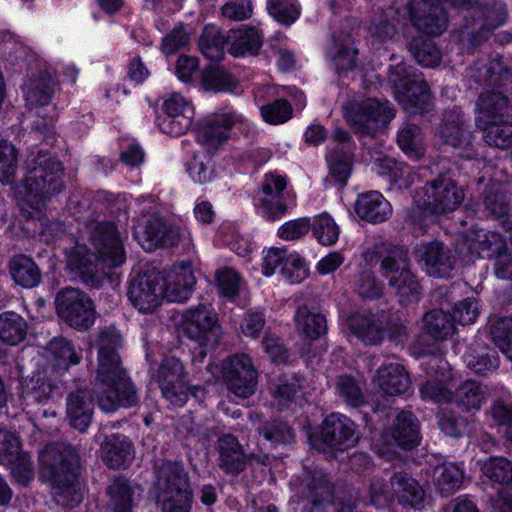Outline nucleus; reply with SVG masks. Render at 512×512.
<instances>
[{
	"label": "nucleus",
	"instance_id": "1",
	"mask_svg": "<svg viewBox=\"0 0 512 512\" xmlns=\"http://www.w3.org/2000/svg\"><path fill=\"white\" fill-rule=\"evenodd\" d=\"M85 234L94 253L88 254L87 247L79 243L66 253L67 267L76 277L86 282L98 266L115 268L125 262L123 239L113 223L93 222L86 227Z\"/></svg>",
	"mask_w": 512,
	"mask_h": 512
},
{
	"label": "nucleus",
	"instance_id": "2",
	"mask_svg": "<svg viewBox=\"0 0 512 512\" xmlns=\"http://www.w3.org/2000/svg\"><path fill=\"white\" fill-rule=\"evenodd\" d=\"M120 340V335L114 328H107L99 334V364L96 377L99 389L98 404L106 413L137 403L135 389L126 378L115 351Z\"/></svg>",
	"mask_w": 512,
	"mask_h": 512
},
{
	"label": "nucleus",
	"instance_id": "3",
	"mask_svg": "<svg viewBox=\"0 0 512 512\" xmlns=\"http://www.w3.org/2000/svg\"><path fill=\"white\" fill-rule=\"evenodd\" d=\"M41 476L53 485V497L57 504L73 507L82 500L77 487L79 457L76 451L66 444L47 445L39 456Z\"/></svg>",
	"mask_w": 512,
	"mask_h": 512
},
{
	"label": "nucleus",
	"instance_id": "4",
	"mask_svg": "<svg viewBox=\"0 0 512 512\" xmlns=\"http://www.w3.org/2000/svg\"><path fill=\"white\" fill-rule=\"evenodd\" d=\"M26 166V178L17 188V200L21 209L32 216L29 207L40 210L46 199L63 188V167L58 160L41 150L30 152Z\"/></svg>",
	"mask_w": 512,
	"mask_h": 512
},
{
	"label": "nucleus",
	"instance_id": "5",
	"mask_svg": "<svg viewBox=\"0 0 512 512\" xmlns=\"http://www.w3.org/2000/svg\"><path fill=\"white\" fill-rule=\"evenodd\" d=\"M388 83L395 99L407 112L415 114L429 107L428 85L412 67L403 62L392 65L388 71Z\"/></svg>",
	"mask_w": 512,
	"mask_h": 512
},
{
	"label": "nucleus",
	"instance_id": "6",
	"mask_svg": "<svg viewBox=\"0 0 512 512\" xmlns=\"http://www.w3.org/2000/svg\"><path fill=\"white\" fill-rule=\"evenodd\" d=\"M157 504L162 512H189L192 493L188 476L177 464L162 465L156 483Z\"/></svg>",
	"mask_w": 512,
	"mask_h": 512
},
{
	"label": "nucleus",
	"instance_id": "7",
	"mask_svg": "<svg viewBox=\"0 0 512 512\" xmlns=\"http://www.w3.org/2000/svg\"><path fill=\"white\" fill-rule=\"evenodd\" d=\"M345 117L361 136H375L395 117L387 101L368 98L346 107Z\"/></svg>",
	"mask_w": 512,
	"mask_h": 512
},
{
	"label": "nucleus",
	"instance_id": "8",
	"mask_svg": "<svg viewBox=\"0 0 512 512\" xmlns=\"http://www.w3.org/2000/svg\"><path fill=\"white\" fill-rule=\"evenodd\" d=\"M140 245L148 251L159 246H175L182 244L186 248L192 246L191 233L183 223L167 222L159 217H151L142 231L136 232Z\"/></svg>",
	"mask_w": 512,
	"mask_h": 512
},
{
	"label": "nucleus",
	"instance_id": "9",
	"mask_svg": "<svg viewBox=\"0 0 512 512\" xmlns=\"http://www.w3.org/2000/svg\"><path fill=\"white\" fill-rule=\"evenodd\" d=\"M381 266L401 304H408L417 299L419 283L410 271L407 253L404 250H393L383 259Z\"/></svg>",
	"mask_w": 512,
	"mask_h": 512
},
{
	"label": "nucleus",
	"instance_id": "10",
	"mask_svg": "<svg viewBox=\"0 0 512 512\" xmlns=\"http://www.w3.org/2000/svg\"><path fill=\"white\" fill-rule=\"evenodd\" d=\"M55 305L57 314L75 329H88L94 322L95 311L92 300L78 289L65 288L59 291Z\"/></svg>",
	"mask_w": 512,
	"mask_h": 512
},
{
	"label": "nucleus",
	"instance_id": "11",
	"mask_svg": "<svg viewBox=\"0 0 512 512\" xmlns=\"http://www.w3.org/2000/svg\"><path fill=\"white\" fill-rule=\"evenodd\" d=\"M186 372L183 363L175 357L162 360L152 378L158 384L162 396L173 406L181 407L188 400Z\"/></svg>",
	"mask_w": 512,
	"mask_h": 512
},
{
	"label": "nucleus",
	"instance_id": "12",
	"mask_svg": "<svg viewBox=\"0 0 512 512\" xmlns=\"http://www.w3.org/2000/svg\"><path fill=\"white\" fill-rule=\"evenodd\" d=\"M222 379L236 398H248L256 390L257 373L250 357L244 354L234 355L223 363Z\"/></svg>",
	"mask_w": 512,
	"mask_h": 512
},
{
	"label": "nucleus",
	"instance_id": "13",
	"mask_svg": "<svg viewBox=\"0 0 512 512\" xmlns=\"http://www.w3.org/2000/svg\"><path fill=\"white\" fill-rule=\"evenodd\" d=\"M286 177L276 172L267 173L256 196L257 213L267 220H276L288 212L285 204Z\"/></svg>",
	"mask_w": 512,
	"mask_h": 512
},
{
	"label": "nucleus",
	"instance_id": "14",
	"mask_svg": "<svg viewBox=\"0 0 512 512\" xmlns=\"http://www.w3.org/2000/svg\"><path fill=\"white\" fill-rule=\"evenodd\" d=\"M232 128L249 132L252 124L244 115L236 111L214 114L203 123L198 132V140L207 148H216L228 139Z\"/></svg>",
	"mask_w": 512,
	"mask_h": 512
},
{
	"label": "nucleus",
	"instance_id": "15",
	"mask_svg": "<svg viewBox=\"0 0 512 512\" xmlns=\"http://www.w3.org/2000/svg\"><path fill=\"white\" fill-rule=\"evenodd\" d=\"M185 334L201 346L212 347L217 344L220 328L213 310L206 305L188 309L182 322Z\"/></svg>",
	"mask_w": 512,
	"mask_h": 512
},
{
	"label": "nucleus",
	"instance_id": "16",
	"mask_svg": "<svg viewBox=\"0 0 512 512\" xmlns=\"http://www.w3.org/2000/svg\"><path fill=\"white\" fill-rule=\"evenodd\" d=\"M464 194L450 179H440L427 184L417 202L435 214L454 211L462 202Z\"/></svg>",
	"mask_w": 512,
	"mask_h": 512
},
{
	"label": "nucleus",
	"instance_id": "17",
	"mask_svg": "<svg viewBox=\"0 0 512 512\" xmlns=\"http://www.w3.org/2000/svg\"><path fill=\"white\" fill-rule=\"evenodd\" d=\"M162 110L165 114L160 119V130L171 136H180L188 131L194 118V106L180 93H170L164 98Z\"/></svg>",
	"mask_w": 512,
	"mask_h": 512
},
{
	"label": "nucleus",
	"instance_id": "18",
	"mask_svg": "<svg viewBox=\"0 0 512 512\" xmlns=\"http://www.w3.org/2000/svg\"><path fill=\"white\" fill-rule=\"evenodd\" d=\"M128 298L140 313L156 310L164 298L161 275L143 274L133 279L129 286Z\"/></svg>",
	"mask_w": 512,
	"mask_h": 512
},
{
	"label": "nucleus",
	"instance_id": "19",
	"mask_svg": "<svg viewBox=\"0 0 512 512\" xmlns=\"http://www.w3.org/2000/svg\"><path fill=\"white\" fill-rule=\"evenodd\" d=\"M504 248L505 242L499 233L475 227L465 232L457 245V251L462 257L493 258Z\"/></svg>",
	"mask_w": 512,
	"mask_h": 512
},
{
	"label": "nucleus",
	"instance_id": "20",
	"mask_svg": "<svg viewBox=\"0 0 512 512\" xmlns=\"http://www.w3.org/2000/svg\"><path fill=\"white\" fill-rule=\"evenodd\" d=\"M408 14L413 25L424 33L440 35L447 28V17L439 0H410Z\"/></svg>",
	"mask_w": 512,
	"mask_h": 512
},
{
	"label": "nucleus",
	"instance_id": "21",
	"mask_svg": "<svg viewBox=\"0 0 512 512\" xmlns=\"http://www.w3.org/2000/svg\"><path fill=\"white\" fill-rule=\"evenodd\" d=\"M0 463L10 466L13 475L23 484L32 477L30 458L21 451L19 438L3 429H0Z\"/></svg>",
	"mask_w": 512,
	"mask_h": 512
},
{
	"label": "nucleus",
	"instance_id": "22",
	"mask_svg": "<svg viewBox=\"0 0 512 512\" xmlns=\"http://www.w3.org/2000/svg\"><path fill=\"white\" fill-rule=\"evenodd\" d=\"M164 297L170 302L187 300L195 285L196 279L191 264L180 263L161 276Z\"/></svg>",
	"mask_w": 512,
	"mask_h": 512
},
{
	"label": "nucleus",
	"instance_id": "23",
	"mask_svg": "<svg viewBox=\"0 0 512 512\" xmlns=\"http://www.w3.org/2000/svg\"><path fill=\"white\" fill-rule=\"evenodd\" d=\"M473 15H477L481 20L479 30L476 33L464 32L461 38L463 48L470 50L486 40L492 30L499 27L505 22L506 9L502 3L496 2L492 7L485 11L481 8H475Z\"/></svg>",
	"mask_w": 512,
	"mask_h": 512
},
{
	"label": "nucleus",
	"instance_id": "24",
	"mask_svg": "<svg viewBox=\"0 0 512 512\" xmlns=\"http://www.w3.org/2000/svg\"><path fill=\"white\" fill-rule=\"evenodd\" d=\"M220 467L228 473H238L246 467V464L252 459L265 464L268 456L266 454L256 455L251 453L246 456L238 443L237 439L230 435H224L218 441Z\"/></svg>",
	"mask_w": 512,
	"mask_h": 512
},
{
	"label": "nucleus",
	"instance_id": "25",
	"mask_svg": "<svg viewBox=\"0 0 512 512\" xmlns=\"http://www.w3.org/2000/svg\"><path fill=\"white\" fill-rule=\"evenodd\" d=\"M321 438L330 447L345 450L357 442L353 422L342 415H331L324 421Z\"/></svg>",
	"mask_w": 512,
	"mask_h": 512
},
{
	"label": "nucleus",
	"instance_id": "26",
	"mask_svg": "<svg viewBox=\"0 0 512 512\" xmlns=\"http://www.w3.org/2000/svg\"><path fill=\"white\" fill-rule=\"evenodd\" d=\"M438 134L454 148H466L471 142V132L461 110L454 107L443 114Z\"/></svg>",
	"mask_w": 512,
	"mask_h": 512
},
{
	"label": "nucleus",
	"instance_id": "27",
	"mask_svg": "<svg viewBox=\"0 0 512 512\" xmlns=\"http://www.w3.org/2000/svg\"><path fill=\"white\" fill-rule=\"evenodd\" d=\"M93 411V398L88 390L77 389L68 394L66 415L73 428L80 432L86 431L91 423Z\"/></svg>",
	"mask_w": 512,
	"mask_h": 512
},
{
	"label": "nucleus",
	"instance_id": "28",
	"mask_svg": "<svg viewBox=\"0 0 512 512\" xmlns=\"http://www.w3.org/2000/svg\"><path fill=\"white\" fill-rule=\"evenodd\" d=\"M373 382L381 392L388 396H398L405 393L410 385L408 374L398 363L381 365L373 378Z\"/></svg>",
	"mask_w": 512,
	"mask_h": 512
},
{
	"label": "nucleus",
	"instance_id": "29",
	"mask_svg": "<svg viewBox=\"0 0 512 512\" xmlns=\"http://www.w3.org/2000/svg\"><path fill=\"white\" fill-rule=\"evenodd\" d=\"M55 81L49 72L32 75L23 85L26 105L30 109L44 107L51 102L54 95Z\"/></svg>",
	"mask_w": 512,
	"mask_h": 512
},
{
	"label": "nucleus",
	"instance_id": "30",
	"mask_svg": "<svg viewBox=\"0 0 512 512\" xmlns=\"http://www.w3.org/2000/svg\"><path fill=\"white\" fill-rule=\"evenodd\" d=\"M393 496L403 506L419 508L425 500V490L419 482L405 472L395 473L390 480Z\"/></svg>",
	"mask_w": 512,
	"mask_h": 512
},
{
	"label": "nucleus",
	"instance_id": "31",
	"mask_svg": "<svg viewBox=\"0 0 512 512\" xmlns=\"http://www.w3.org/2000/svg\"><path fill=\"white\" fill-rule=\"evenodd\" d=\"M476 125L508 117L509 100L501 91L483 92L477 101Z\"/></svg>",
	"mask_w": 512,
	"mask_h": 512
},
{
	"label": "nucleus",
	"instance_id": "32",
	"mask_svg": "<svg viewBox=\"0 0 512 512\" xmlns=\"http://www.w3.org/2000/svg\"><path fill=\"white\" fill-rule=\"evenodd\" d=\"M426 272L431 276L446 277L453 268L449 251L439 242L421 245L417 250Z\"/></svg>",
	"mask_w": 512,
	"mask_h": 512
},
{
	"label": "nucleus",
	"instance_id": "33",
	"mask_svg": "<svg viewBox=\"0 0 512 512\" xmlns=\"http://www.w3.org/2000/svg\"><path fill=\"white\" fill-rule=\"evenodd\" d=\"M356 214L366 221L377 223L387 220L391 213L390 203L377 191L362 193L355 202Z\"/></svg>",
	"mask_w": 512,
	"mask_h": 512
},
{
	"label": "nucleus",
	"instance_id": "34",
	"mask_svg": "<svg viewBox=\"0 0 512 512\" xmlns=\"http://www.w3.org/2000/svg\"><path fill=\"white\" fill-rule=\"evenodd\" d=\"M104 462L111 468H125L133 459V450L130 441L120 435L107 437L102 446Z\"/></svg>",
	"mask_w": 512,
	"mask_h": 512
},
{
	"label": "nucleus",
	"instance_id": "35",
	"mask_svg": "<svg viewBox=\"0 0 512 512\" xmlns=\"http://www.w3.org/2000/svg\"><path fill=\"white\" fill-rule=\"evenodd\" d=\"M294 323L297 333L310 340H315L326 333L327 324L325 317L307 306L297 309L294 316Z\"/></svg>",
	"mask_w": 512,
	"mask_h": 512
},
{
	"label": "nucleus",
	"instance_id": "36",
	"mask_svg": "<svg viewBox=\"0 0 512 512\" xmlns=\"http://www.w3.org/2000/svg\"><path fill=\"white\" fill-rule=\"evenodd\" d=\"M9 272L14 282L24 288H33L41 282V272L31 257L14 256L9 262Z\"/></svg>",
	"mask_w": 512,
	"mask_h": 512
},
{
	"label": "nucleus",
	"instance_id": "37",
	"mask_svg": "<svg viewBox=\"0 0 512 512\" xmlns=\"http://www.w3.org/2000/svg\"><path fill=\"white\" fill-rule=\"evenodd\" d=\"M350 331L365 344H378L383 332L373 314L355 313L347 319Z\"/></svg>",
	"mask_w": 512,
	"mask_h": 512
},
{
	"label": "nucleus",
	"instance_id": "38",
	"mask_svg": "<svg viewBox=\"0 0 512 512\" xmlns=\"http://www.w3.org/2000/svg\"><path fill=\"white\" fill-rule=\"evenodd\" d=\"M228 51L234 56L254 54L261 47V38L254 28L231 30L226 37Z\"/></svg>",
	"mask_w": 512,
	"mask_h": 512
},
{
	"label": "nucleus",
	"instance_id": "39",
	"mask_svg": "<svg viewBox=\"0 0 512 512\" xmlns=\"http://www.w3.org/2000/svg\"><path fill=\"white\" fill-rule=\"evenodd\" d=\"M45 355L53 367L58 370H67L71 365L80 361V356L72 344L64 338H54L46 347Z\"/></svg>",
	"mask_w": 512,
	"mask_h": 512
},
{
	"label": "nucleus",
	"instance_id": "40",
	"mask_svg": "<svg viewBox=\"0 0 512 512\" xmlns=\"http://www.w3.org/2000/svg\"><path fill=\"white\" fill-rule=\"evenodd\" d=\"M463 477V470L458 465L444 463L434 469L433 483L441 495L449 496L460 488Z\"/></svg>",
	"mask_w": 512,
	"mask_h": 512
},
{
	"label": "nucleus",
	"instance_id": "41",
	"mask_svg": "<svg viewBox=\"0 0 512 512\" xmlns=\"http://www.w3.org/2000/svg\"><path fill=\"white\" fill-rule=\"evenodd\" d=\"M133 490L125 479H115L107 489V512H131L133 507Z\"/></svg>",
	"mask_w": 512,
	"mask_h": 512
},
{
	"label": "nucleus",
	"instance_id": "42",
	"mask_svg": "<svg viewBox=\"0 0 512 512\" xmlns=\"http://www.w3.org/2000/svg\"><path fill=\"white\" fill-rule=\"evenodd\" d=\"M477 126L483 131V139L489 146L500 149L512 146V122L508 118Z\"/></svg>",
	"mask_w": 512,
	"mask_h": 512
},
{
	"label": "nucleus",
	"instance_id": "43",
	"mask_svg": "<svg viewBox=\"0 0 512 512\" xmlns=\"http://www.w3.org/2000/svg\"><path fill=\"white\" fill-rule=\"evenodd\" d=\"M393 438L404 449H411L419 443L418 424L410 412L403 411L398 414Z\"/></svg>",
	"mask_w": 512,
	"mask_h": 512
},
{
	"label": "nucleus",
	"instance_id": "44",
	"mask_svg": "<svg viewBox=\"0 0 512 512\" xmlns=\"http://www.w3.org/2000/svg\"><path fill=\"white\" fill-rule=\"evenodd\" d=\"M397 143L399 148L411 159H419L425 153L422 131L414 124H405L400 128Z\"/></svg>",
	"mask_w": 512,
	"mask_h": 512
},
{
	"label": "nucleus",
	"instance_id": "45",
	"mask_svg": "<svg viewBox=\"0 0 512 512\" xmlns=\"http://www.w3.org/2000/svg\"><path fill=\"white\" fill-rule=\"evenodd\" d=\"M27 333V323L19 314L7 311L0 314V340L9 345H17Z\"/></svg>",
	"mask_w": 512,
	"mask_h": 512
},
{
	"label": "nucleus",
	"instance_id": "46",
	"mask_svg": "<svg viewBox=\"0 0 512 512\" xmlns=\"http://www.w3.org/2000/svg\"><path fill=\"white\" fill-rule=\"evenodd\" d=\"M308 501L311 503L308 512H325V502L331 496V486L326 480V476L322 471H315L307 482Z\"/></svg>",
	"mask_w": 512,
	"mask_h": 512
},
{
	"label": "nucleus",
	"instance_id": "47",
	"mask_svg": "<svg viewBox=\"0 0 512 512\" xmlns=\"http://www.w3.org/2000/svg\"><path fill=\"white\" fill-rule=\"evenodd\" d=\"M186 171L191 180L200 185L208 184L216 178L212 159L204 152H197L186 162Z\"/></svg>",
	"mask_w": 512,
	"mask_h": 512
},
{
	"label": "nucleus",
	"instance_id": "48",
	"mask_svg": "<svg viewBox=\"0 0 512 512\" xmlns=\"http://www.w3.org/2000/svg\"><path fill=\"white\" fill-rule=\"evenodd\" d=\"M398 11L389 7L378 13L370 27L371 36L378 42L391 40L396 34L395 22L399 21Z\"/></svg>",
	"mask_w": 512,
	"mask_h": 512
},
{
	"label": "nucleus",
	"instance_id": "49",
	"mask_svg": "<svg viewBox=\"0 0 512 512\" xmlns=\"http://www.w3.org/2000/svg\"><path fill=\"white\" fill-rule=\"evenodd\" d=\"M202 85L207 91L233 93L236 92L239 83L224 69L210 67L202 74Z\"/></svg>",
	"mask_w": 512,
	"mask_h": 512
},
{
	"label": "nucleus",
	"instance_id": "50",
	"mask_svg": "<svg viewBox=\"0 0 512 512\" xmlns=\"http://www.w3.org/2000/svg\"><path fill=\"white\" fill-rule=\"evenodd\" d=\"M225 46L226 40H224L217 27L206 26L204 28L199 39V48L206 58L212 61L222 59Z\"/></svg>",
	"mask_w": 512,
	"mask_h": 512
},
{
	"label": "nucleus",
	"instance_id": "51",
	"mask_svg": "<svg viewBox=\"0 0 512 512\" xmlns=\"http://www.w3.org/2000/svg\"><path fill=\"white\" fill-rule=\"evenodd\" d=\"M454 398L467 411L479 409L486 399L485 389L475 381H466L458 387Z\"/></svg>",
	"mask_w": 512,
	"mask_h": 512
},
{
	"label": "nucleus",
	"instance_id": "52",
	"mask_svg": "<svg viewBox=\"0 0 512 512\" xmlns=\"http://www.w3.org/2000/svg\"><path fill=\"white\" fill-rule=\"evenodd\" d=\"M424 325L427 332L437 340L445 339L455 331L453 320L442 310L428 312L424 316Z\"/></svg>",
	"mask_w": 512,
	"mask_h": 512
},
{
	"label": "nucleus",
	"instance_id": "53",
	"mask_svg": "<svg viewBox=\"0 0 512 512\" xmlns=\"http://www.w3.org/2000/svg\"><path fill=\"white\" fill-rule=\"evenodd\" d=\"M481 471L489 480L501 484V487L512 483V464L503 457H491L486 460Z\"/></svg>",
	"mask_w": 512,
	"mask_h": 512
},
{
	"label": "nucleus",
	"instance_id": "54",
	"mask_svg": "<svg viewBox=\"0 0 512 512\" xmlns=\"http://www.w3.org/2000/svg\"><path fill=\"white\" fill-rule=\"evenodd\" d=\"M490 334L495 345L512 361V318L505 317L493 321Z\"/></svg>",
	"mask_w": 512,
	"mask_h": 512
},
{
	"label": "nucleus",
	"instance_id": "55",
	"mask_svg": "<svg viewBox=\"0 0 512 512\" xmlns=\"http://www.w3.org/2000/svg\"><path fill=\"white\" fill-rule=\"evenodd\" d=\"M465 362L471 370L479 374L498 367V357L487 347L471 348L465 355Z\"/></svg>",
	"mask_w": 512,
	"mask_h": 512
},
{
	"label": "nucleus",
	"instance_id": "56",
	"mask_svg": "<svg viewBox=\"0 0 512 512\" xmlns=\"http://www.w3.org/2000/svg\"><path fill=\"white\" fill-rule=\"evenodd\" d=\"M312 231L318 242L324 246H330L337 242L340 229L334 219L323 213L314 219Z\"/></svg>",
	"mask_w": 512,
	"mask_h": 512
},
{
	"label": "nucleus",
	"instance_id": "57",
	"mask_svg": "<svg viewBox=\"0 0 512 512\" xmlns=\"http://www.w3.org/2000/svg\"><path fill=\"white\" fill-rule=\"evenodd\" d=\"M330 53L333 55V60L338 70H349L355 66L357 52L349 36L345 37L342 42L334 39Z\"/></svg>",
	"mask_w": 512,
	"mask_h": 512
},
{
	"label": "nucleus",
	"instance_id": "58",
	"mask_svg": "<svg viewBox=\"0 0 512 512\" xmlns=\"http://www.w3.org/2000/svg\"><path fill=\"white\" fill-rule=\"evenodd\" d=\"M267 9L277 22L284 25H291L300 16L295 0H268Z\"/></svg>",
	"mask_w": 512,
	"mask_h": 512
},
{
	"label": "nucleus",
	"instance_id": "59",
	"mask_svg": "<svg viewBox=\"0 0 512 512\" xmlns=\"http://www.w3.org/2000/svg\"><path fill=\"white\" fill-rule=\"evenodd\" d=\"M18 166V152L15 146L7 141H0V182L9 183Z\"/></svg>",
	"mask_w": 512,
	"mask_h": 512
},
{
	"label": "nucleus",
	"instance_id": "60",
	"mask_svg": "<svg viewBox=\"0 0 512 512\" xmlns=\"http://www.w3.org/2000/svg\"><path fill=\"white\" fill-rule=\"evenodd\" d=\"M438 423L441 431L449 437L458 438L465 435L469 436L472 432V428L467 421L452 412L441 414Z\"/></svg>",
	"mask_w": 512,
	"mask_h": 512
},
{
	"label": "nucleus",
	"instance_id": "61",
	"mask_svg": "<svg viewBox=\"0 0 512 512\" xmlns=\"http://www.w3.org/2000/svg\"><path fill=\"white\" fill-rule=\"evenodd\" d=\"M410 49L416 61L422 66L434 67L440 63L441 52L432 41H415Z\"/></svg>",
	"mask_w": 512,
	"mask_h": 512
},
{
	"label": "nucleus",
	"instance_id": "62",
	"mask_svg": "<svg viewBox=\"0 0 512 512\" xmlns=\"http://www.w3.org/2000/svg\"><path fill=\"white\" fill-rule=\"evenodd\" d=\"M263 120L269 124L277 125L288 121L292 116L291 105L283 99H279L260 108Z\"/></svg>",
	"mask_w": 512,
	"mask_h": 512
},
{
	"label": "nucleus",
	"instance_id": "63",
	"mask_svg": "<svg viewBox=\"0 0 512 512\" xmlns=\"http://www.w3.org/2000/svg\"><path fill=\"white\" fill-rule=\"evenodd\" d=\"M217 283L222 294L228 298L236 296L243 287L239 273L232 268H224L217 273Z\"/></svg>",
	"mask_w": 512,
	"mask_h": 512
},
{
	"label": "nucleus",
	"instance_id": "64",
	"mask_svg": "<svg viewBox=\"0 0 512 512\" xmlns=\"http://www.w3.org/2000/svg\"><path fill=\"white\" fill-rule=\"evenodd\" d=\"M336 391L351 406L357 407L364 402L361 389L352 377L340 376L337 380Z\"/></svg>",
	"mask_w": 512,
	"mask_h": 512
}]
</instances>
